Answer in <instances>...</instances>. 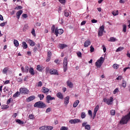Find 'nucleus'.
<instances>
[{
  "instance_id": "nucleus-1",
  "label": "nucleus",
  "mask_w": 130,
  "mask_h": 130,
  "mask_svg": "<svg viewBox=\"0 0 130 130\" xmlns=\"http://www.w3.org/2000/svg\"><path fill=\"white\" fill-rule=\"evenodd\" d=\"M46 106L45 103L41 101L37 102L34 104V107H37L38 108H45Z\"/></svg>"
},
{
  "instance_id": "nucleus-2",
  "label": "nucleus",
  "mask_w": 130,
  "mask_h": 130,
  "mask_svg": "<svg viewBox=\"0 0 130 130\" xmlns=\"http://www.w3.org/2000/svg\"><path fill=\"white\" fill-rule=\"evenodd\" d=\"M104 60H105V59L103 58V57H101L96 62H95V66L96 68H101V66L103 64V62H104Z\"/></svg>"
},
{
  "instance_id": "nucleus-3",
  "label": "nucleus",
  "mask_w": 130,
  "mask_h": 130,
  "mask_svg": "<svg viewBox=\"0 0 130 130\" xmlns=\"http://www.w3.org/2000/svg\"><path fill=\"white\" fill-rule=\"evenodd\" d=\"M63 68L64 72L66 73L68 71V58L67 57L63 59Z\"/></svg>"
},
{
  "instance_id": "nucleus-4",
  "label": "nucleus",
  "mask_w": 130,
  "mask_h": 130,
  "mask_svg": "<svg viewBox=\"0 0 130 130\" xmlns=\"http://www.w3.org/2000/svg\"><path fill=\"white\" fill-rule=\"evenodd\" d=\"M104 102L108 104V105H111L112 104V102H113V98L112 96H110V99L104 98L103 99Z\"/></svg>"
},
{
  "instance_id": "nucleus-5",
  "label": "nucleus",
  "mask_w": 130,
  "mask_h": 130,
  "mask_svg": "<svg viewBox=\"0 0 130 130\" xmlns=\"http://www.w3.org/2000/svg\"><path fill=\"white\" fill-rule=\"evenodd\" d=\"M63 33V29H62V28L58 29V28L56 27L54 34L55 35H56V37L58 36V34H59V35H61V34H62Z\"/></svg>"
},
{
  "instance_id": "nucleus-6",
  "label": "nucleus",
  "mask_w": 130,
  "mask_h": 130,
  "mask_svg": "<svg viewBox=\"0 0 130 130\" xmlns=\"http://www.w3.org/2000/svg\"><path fill=\"white\" fill-rule=\"evenodd\" d=\"M19 92L21 94H24L25 95H28L29 94V90L26 88H20Z\"/></svg>"
},
{
  "instance_id": "nucleus-7",
  "label": "nucleus",
  "mask_w": 130,
  "mask_h": 130,
  "mask_svg": "<svg viewBox=\"0 0 130 130\" xmlns=\"http://www.w3.org/2000/svg\"><path fill=\"white\" fill-rule=\"evenodd\" d=\"M103 32H104V25H102L100 27L98 30V36L101 37L103 35Z\"/></svg>"
},
{
  "instance_id": "nucleus-8",
  "label": "nucleus",
  "mask_w": 130,
  "mask_h": 130,
  "mask_svg": "<svg viewBox=\"0 0 130 130\" xmlns=\"http://www.w3.org/2000/svg\"><path fill=\"white\" fill-rule=\"evenodd\" d=\"M51 100H55V98L52 97L51 95H48L46 97V102L47 103H50Z\"/></svg>"
},
{
  "instance_id": "nucleus-9",
  "label": "nucleus",
  "mask_w": 130,
  "mask_h": 130,
  "mask_svg": "<svg viewBox=\"0 0 130 130\" xmlns=\"http://www.w3.org/2000/svg\"><path fill=\"white\" fill-rule=\"evenodd\" d=\"M87 122H84L82 124V126L85 127V129L90 130L91 129V126L89 124H87Z\"/></svg>"
},
{
  "instance_id": "nucleus-10",
  "label": "nucleus",
  "mask_w": 130,
  "mask_h": 130,
  "mask_svg": "<svg viewBox=\"0 0 130 130\" xmlns=\"http://www.w3.org/2000/svg\"><path fill=\"white\" fill-rule=\"evenodd\" d=\"M69 122L71 124H76V123H79V122H81V120L79 119H71L69 121Z\"/></svg>"
},
{
  "instance_id": "nucleus-11",
  "label": "nucleus",
  "mask_w": 130,
  "mask_h": 130,
  "mask_svg": "<svg viewBox=\"0 0 130 130\" xmlns=\"http://www.w3.org/2000/svg\"><path fill=\"white\" fill-rule=\"evenodd\" d=\"M50 74L51 75H56V76H58L59 75L57 72V70L55 69H51L50 70Z\"/></svg>"
},
{
  "instance_id": "nucleus-12",
  "label": "nucleus",
  "mask_w": 130,
  "mask_h": 130,
  "mask_svg": "<svg viewBox=\"0 0 130 130\" xmlns=\"http://www.w3.org/2000/svg\"><path fill=\"white\" fill-rule=\"evenodd\" d=\"M42 92L44 94H47L49 92V89L44 87L42 88Z\"/></svg>"
},
{
  "instance_id": "nucleus-13",
  "label": "nucleus",
  "mask_w": 130,
  "mask_h": 130,
  "mask_svg": "<svg viewBox=\"0 0 130 130\" xmlns=\"http://www.w3.org/2000/svg\"><path fill=\"white\" fill-rule=\"evenodd\" d=\"M35 99V96L32 95L26 98V102H30V101H33Z\"/></svg>"
},
{
  "instance_id": "nucleus-14",
  "label": "nucleus",
  "mask_w": 130,
  "mask_h": 130,
  "mask_svg": "<svg viewBox=\"0 0 130 130\" xmlns=\"http://www.w3.org/2000/svg\"><path fill=\"white\" fill-rule=\"evenodd\" d=\"M22 14H23V10H19L16 13V17L18 20L20 19V17H21V15H22Z\"/></svg>"
},
{
  "instance_id": "nucleus-15",
  "label": "nucleus",
  "mask_w": 130,
  "mask_h": 130,
  "mask_svg": "<svg viewBox=\"0 0 130 130\" xmlns=\"http://www.w3.org/2000/svg\"><path fill=\"white\" fill-rule=\"evenodd\" d=\"M91 44V41L90 40H86L84 44V47H88L89 45Z\"/></svg>"
},
{
  "instance_id": "nucleus-16",
  "label": "nucleus",
  "mask_w": 130,
  "mask_h": 130,
  "mask_svg": "<svg viewBox=\"0 0 130 130\" xmlns=\"http://www.w3.org/2000/svg\"><path fill=\"white\" fill-rule=\"evenodd\" d=\"M40 48V44H38L36 45V46L33 49V51L35 53H36L38 50V48Z\"/></svg>"
},
{
  "instance_id": "nucleus-17",
  "label": "nucleus",
  "mask_w": 130,
  "mask_h": 130,
  "mask_svg": "<svg viewBox=\"0 0 130 130\" xmlns=\"http://www.w3.org/2000/svg\"><path fill=\"white\" fill-rule=\"evenodd\" d=\"M58 46L60 49H63V48L68 47V45L66 44H59Z\"/></svg>"
},
{
  "instance_id": "nucleus-18",
  "label": "nucleus",
  "mask_w": 130,
  "mask_h": 130,
  "mask_svg": "<svg viewBox=\"0 0 130 130\" xmlns=\"http://www.w3.org/2000/svg\"><path fill=\"white\" fill-rule=\"evenodd\" d=\"M28 42L29 45H30V46H31V47L35 46V45H36V43H35L34 42V41H33L31 40H28Z\"/></svg>"
},
{
  "instance_id": "nucleus-19",
  "label": "nucleus",
  "mask_w": 130,
  "mask_h": 130,
  "mask_svg": "<svg viewBox=\"0 0 130 130\" xmlns=\"http://www.w3.org/2000/svg\"><path fill=\"white\" fill-rule=\"evenodd\" d=\"M64 104H66V105H68V104L69 103V101H70V96H68L67 97H66L64 99Z\"/></svg>"
},
{
  "instance_id": "nucleus-20",
  "label": "nucleus",
  "mask_w": 130,
  "mask_h": 130,
  "mask_svg": "<svg viewBox=\"0 0 130 130\" xmlns=\"http://www.w3.org/2000/svg\"><path fill=\"white\" fill-rule=\"evenodd\" d=\"M56 96L59 99H63V95H62V93H61V92H58L56 94Z\"/></svg>"
},
{
  "instance_id": "nucleus-21",
  "label": "nucleus",
  "mask_w": 130,
  "mask_h": 130,
  "mask_svg": "<svg viewBox=\"0 0 130 130\" xmlns=\"http://www.w3.org/2000/svg\"><path fill=\"white\" fill-rule=\"evenodd\" d=\"M22 44V47H23V49H27V48H28V45H27L26 42H23Z\"/></svg>"
},
{
  "instance_id": "nucleus-22",
  "label": "nucleus",
  "mask_w": 130,
  "mask_h": 130,
  "mask_svg": "<svg viewBox=\"0 0 130 130\" xmlns=\"http://www.w3.org/2000/svg\"><path fill=\"white\" fill-rule=\"evenodd\" d=\"M67 85L70 88H73V87L74 86V84L70 80L67 81Z\"/></svg>"
},
{
  "instance_id": "nucleus-23",
  "label": "nucleus",
  "mask_w": 130,
  "mask_h": 130,
  "mask_svg": "<svg viewBox=\"0 0 130 130\" xmlns=\"http://www.w3.org/2000/svg\"><path fill=\"white\" fill-rule=\"evenodd\" d=\"M29 73L32 76H34V75H35V72L34 71V69H33V68L31 67L30 68H29Z\"/></svg>"
},
{
  "instance_id": "nucleus-24",
  "label": "nucleus",
  "mask_w": 130,
  "mask_h": 130,
  "mask_svg": "<svg viewBox=\"0 0 130 130\" xmlns=\"http://www.w3.org/2000/svg\"><path fill=\"white\" fill-rule=\"evenodd\" d=\"M79 103H80V101L76 100L74 103H73V107L74 108H76L78 105H79Z\"/></svg>"
},
{
  "instance_id": "nucleus-25",
  "label": "nucleus",
  "mask_w": 130,
  "mask_h": 130,
  "mask_svg": "<svg viewBox=\"0 0 130 130\" xmlns=\"http://www.w3.org/2000/svg\"><path fill=\"white\" fill-rule=\"evenodd\" d=\"M8 71H9V68L6 67L3 69L2 73L3 74H7Z\"/></svg>"
},
{
  "instance_id": "nucleus-26",
  "label": "nucleus",
  "mask_w": 130,
  "mask_h": 130,
  "mask_svg": "<svg viewBox=\"0 0 130 130\" xmlns=\"http://www.w3.org/2000/svg\"><path fill=\"white\" fill-rule=\"evenodd\" d=\"M14 44L15 46V47H19V41L17 40H14Z\"/></svg>"
},
{
  "instance_id": "nucleus-27",
  "label": "nucleus",
  "mask_w": 130,
  "mask_h": 130,
  "mask_svg": "<svg viewBox=\"0 0 130 130\" xmlns=\"http://www.w3.org/2000/svg\"><path fill=\"white\" fill-rule=\"evenodd\" d=\"M55 29H56V28H55V25L53 24L51 28L52 33L55 32Z\"/></svg>"
},
{
  "instance_id": "nucleus-28",
  "label": "nucleus",
  "mask_w": 130,
  "mask_h": 130,
  "mask_svg": "<svg viewBox=\"0 0 130 130\" xmlns=\"http://www.w3.org/2000/svg\"><path fill=\"white\" fill-rule=\"evenodd\" d=\"M37 71H39V72H42L43 69H42V67L40 65H38L37 66Z\"/></svg>"
},
{
  "instance_id": "nucleus-29",
  "label": "nucleus",
  "mask_w": 130,
  "mask_h": 130,
  "mask_svg": "<svg viewBox=\"0 0 130 130\" xmlns=\"http://www.w3.org/2000/svg\"><path fill=\"white\" fill-rule=\"evenodd\" d=\"M109 41L110 42H115V41H116V38L114 37H111L109 40Z\"/></svg>"
},
{
  "instance_id": "nucleus-30",
  "label": "nucleus",
  "mask_w": 130,
  "mask_h": 130,
  "mask_svg": "<svg viewBox=\"0 0 130 130\" xmlns=\"http://www.w3.org/2000/svg\"><path fill=\"white\" fill-rule=\"evenodd\" d=\"M38 97L40 98V100H43L44 98V94H38Z\"/></svg>"
},
{
  "instance_id": "nucleus-31",
  "label": "nucleus",
  "mask_w": 130,
  "mask_h": 130,
  "mask_svg": "<svg viewBox=\"0 0 130 130\" xmlns=\"http://www.w3.org/2000/svg\"><path fill=\"white\" fill-rule=\"evenodd\" d=\"M16 122L19 123V124H24V121H21L20 119H16Z\"/></svg>"
},
{
  "instance_id": "nucleus-32",
  "label": "nucleus",
  "mask_w": 130,
  "mask_h": 130,
  "mask_svg": "<svg viewBox=\"0 0 130 130\" xmlns=\"http://www.w3.org/2000/svg\"><path fill=\"white\" fill-rule=\"evenodd\" d=\"M24 71L26 73V74H28L29 72V67L28 66H26L24 68Z\"/></svg>"
},
{
  "instance_id": "nucleus-33",
  "label": "nucleus",
  "mask_w": 130,
  "mask_h": 130,
  "mask_svg": "<svg viewBox=\"0 0 130 130\" xmlns=\"http://www.w3.org/2000/svg\"><path fill=\"white\" fill-rule=\"evenodd\" d=\"M64 15L65 17H69L70 16V13H69V11L65 10L64 11Z\"/></svg>"
},
{
  "instance_id": "nucleus-34",
  "label": "nucleus",
  "mask_w": 130,
  "mask_h": 130,
  "mask_svg": "<svg viewBox=\"0 0 130 130\" xmlns=\"http://www.w3.org/2000/svg\"><path fill=\"white\" fill-rule=\"evenodd\" d=\"M122 50H123V47H120L116 50V52H119V51H121Z\"/></svg>"
},
{
  "instance_id": "nucleus-35",
  "label": "nucleus",
  "mask_w": 130,
  "mask_h": 130,
  "mask_svg": "<svg viewBox=\"0 0 130 130\" xmlns=\"http://www.w3.org/2000/svg\"><path fill=\"white\" fill-rule=\"evenodd\" d=\"M122 87H123V88H125V87H126V81L124 80L122 81Z\"/></svg>"
},
{
  "instance_id": "nucleus-36",
  "label": "nucleus",
  "mask_w": 130,
  "mask_h": 130,
  "mask_svg": "<svg viewBox=\"0 0 130 130\" xmlns=\"http://www.w3.org/2000/svg\"><path fill=\"white\" fill-rule=\"evenodd\" d=\"M112 14L113 16H117V15H118V14H119L118 10L112 12Z\"/></svg>"
},
{
  "instance_id": "nucleus-37",
  "label": "nucleus",
  "mask_w": 130,
  "mask_h": 130,
  "mask_svg": "<svg viewBox=\"0 0 130 130\" xmlns=\"http://www.w3.org/2000/svg\"><path fill=\"white\" fill-rule=\"evenodd\" d=\"M113 68L115 69V70H117V69L119 68V66L117 64H113Z\"/></svg>"
},
{
  "instance_id": "nucleus-38",
  "label": "nucleus",
  "mask_w": 130,
  "mask_h": 130,
  "mask_svg": "<svg viewBox=\"0 0 130 130\" xmlns=\"http://www.w3.org/2000/svg\"><path fill=\"white\" fill-rule=\"evenodd\" d=\"M122 32H124V33H125L126 32V25L125 24L123 25Z\"/></svg>"
},
{
  "instance_id": "nucleus-39",
  "label": "nucleus",
  "mask_w": 130,
  "mask_h": 130,
  "mask_svg": "<svg viewBox=\"0 0 130 130\" xmlns=\"http://www.w3.org/2000/svg\"><path fill=\"white\" fill-rule=\"evenodd\" d=\"M81 118H82V119H84V118H85V117H86V113H85V112H82L81 113Z\"/></svg>"
},
{
  "instance_id": "nucleus-40",
  "label": "nucleus",
  "mask_w": 130,
  "mask_h": 130,
  "mask_svg": "<svg viewBox=\"0 0 130 130\" xmlns=\"http://www.w3.org/2000/svg\"><path fill=\"white\" fill-rule=\"evenodd\" d=\"M52 129H53V126H46V130H52Z\"/></svg>"
},
{
  "instance_id": "nucleus-41",
  "label": "nucleus",
  "mask_w": 130,
  "mask_h": 130,
  "mask_svg": "<svg viewBox=\"0 0 130 130\" xmlns=\"http://www.w3.org/2000/svg\"><path fill=\"white\" fill-rule=\"evenodd\" d=\"M12 101H13L12 98H10L9 99H8L7 102V105H9V104H10L11 102H12Z\"/></svg>"
},
{
  "instance_id": "nucleus-42",
  "label": "nucleus",
  "mask_w": 130,
  "mask_h": 130,
  "mask_svg": "<svg viewBox=\"0 0 130 130\" xmlns=\"http://www.w3.org/2000/svg\"><path fill=\"white\" fill-rule=\"evenodd\" d=\"M40 130H46V126H42L39 127Z\"/></svg>"
},
{
  "instance_id": "nucleus-43",
  "label": "nucleus",
  "mask_w": 130,
  "mask_h": 130,
  "mask_svg": "<svg viewBox=\"0 0 130 130\" xmlns=\"http://www.w3.org/2000/svg\"><path fill=\"white\" fill-rule=\"evenodd\" d=\"M99 110V105H97L95 108H94V112H97Z\"/></svg>"
},
{
  "instance_id": "nucleus-44",
  "label": "nucleus",
  "mask_w": 130,
  "mask_h": 130,
  "mask_svg": "<svg viewBox=\"0 0 130 130\" xmlns=\"http://www.w3.org/2000/svg\"><path fill=\"white\" fill-rule=\"evenodd\" d=\"M60 130H69V128L66 126L61 127Z\"/></svg>"
},
{
  "instance_id": "nucleus-45",
  "label": "nucleus",
  "mask_w": 130,
  "mask_h": 130,
  "mask_svg": "<svg viewBox=\"0 0 130 130\" xmlns=\"http://www.w3.org/2000/svg\"><path fill=\"white\" fill-rule=\"evenodd\" d=\"M110 113L111 115H115V110H111L110 111Z\"/></svg>"
},
{
  "instance_id": "nucleus-46",
  "label": "nucleus",
  "mask_w": 130,
  "mask_h": 130,
  "mask_svg": "<svg viewBox=\"0 0 130 130\" xmlns=\"http://www.w3.org/2000/svg\"><path fill=\"white\" fill-rule=\"evenodd\" d=\"M9 108V106L8 105H3L2 106V109H8Z\"/></svg>"
},
{
  "instance_id": "nucleus-47",
  "label": "nucleus",
  "mask_w": 130,
  "mask_h": 130,
  "mask_svg": "<svg viewBox=\"0 0 130 130\" xmlns=\"http://www.w3.org/2000/svg\"><path fill=\"white\" fill-rule=\"evenodd\" d=\"M28 117L29 118V119H34V115L33 114H30L29 116H28Z\"/></svg>"
},
{
  "instance_id": "nucleus-48",
  "label": "nucleus",
  "mask_w": 130,
  "mask_h": 130,
  "mask_svg": "<svg viewBox=\"0 0 130 130\" xmlns=\"http://www.w3.org/2000/svg\"><path fill=\"white\" fill-rule=\"evenodd\" d=\"M29 26H28V25H24V27H23V31H25V29H29Z\"/></svg>"
},
{
  "instance_id": "nucleus-49",
  "label": "nucleus",
  "mask_w": 130,
  "mask_h": 130,
  "mask_svg": "<svg viewBox=\"0 0 130 130\" xmlns=\"http://www.w3.org/2000/svg\"><path fill=\"white\" fill-rule=\"evenodd\" d=\"M22 9H23V7H22V6H18V7L15 8V10H22Z\"/></svg>"
},
{
  "instance_id": "nucleus-50",
  "label": "nucleus",
  "mask_w": 130,
  "mask_h": 130,
  "mask_svg": "<svg viewBox=\"0 0 130 130\" xmlns=\"http://www.w3.org/2000/svg\"><path fill=\"white\" fill-rule=\"evenodd\" d=\"M77 56H78V57H82V53L81 52H78L77 53Z\"/></svg>"
},
{
  "instance_id": "nucleus-51",
  "label": "nucleus",
  "mask_w": 130,
  "mask_h": 130,
  "mask_svg": "<svg viewBox=\"0 0 130 130\" xmlns=\"http://www.w3.org/2000/svg\"><path fill=\"white\" fill-rule=\"evenodd\" d=\"M114 94H116V93H118V88H116L113 92Z\"/></svg>"
},
{
  "instance_id": "nucleus-52",
  "label": "nucleus",
  "mask_w": 130,
  "mask_h": 130,
  "mask_svg": "<svg viewBox=\"0 0 130 130\" xmlns=\"http://www.w3.org/2000/svg\"><path fill=\"white\" fill-rule=\"evenodd\" d=\"M31 34L34 36H36V34H35V29H34V28H32V30H31Z\"/></svg>"
},
{
  "instance_id": "nucleus-53",
  "label": "nucleus",
  "mask_w": 130,
  "mask_h": 130,
  "mask_svg": "<svg viewBox=\"0 0 130 130\" xmlns=\"http://www.w3.org/2000/svg\"><path fill=\"white\" fill-rule=\"evenodd\" d=\"M20 94V92H19V91H17L16 93H15L14 95H13V97H18V95Z\"/></svg>"
},
{
  "instance_id": "nucleus-54",
  "label": "nucleus",
  "mask_w": 130,
  "mask_h": 130,
  "mask_svg": "<svg viewBox=\"0 0 130 130\" xmlns=\"http://www.w3.org/2000/svg\"><path fill=\"white\" fill-rule=\"evenodd\" d=\"M122 79V76H119L116 79V80H117V81H119V80L120 81L121 80V79Z\"/></svg>"
},
{
  "instance_id": "nucleus-55",
  "label": "nucleus",
  "mask_w": 130,
  "mask_h": 130,
  "mask_svg": "<svg viewBox=\"0 0 130 130\" xmlns=\"http://www.w3.org/2000/svg\"><path fill=\"white\" fill-rule=\"evenodd\" d=\"M42 82L39 81L38 83V87H42Z\"/></svg>"
},
{
  "instance_id": "nucleus-56",
  "label": "nucleus",
  "mask_w": 130,
  "mask_h": 130,
  "mask_svg": "<svg viewBox=\"0 0 130 130\" xmlns=\"http://www.w3.org/2000/svg\"><path fill=\"white\" fill-rule=\"evenodd\" d=\"M50 111H51V108H47L46 110V113H48V112H50Z\"/></svg>"
},
{
  "instance_id": "nucleus-57",
  "label": "nucleus",
  "mask_w": 130,
  "mask_h": 130,
  "mask_svg": "<svg viewBox=\"0 0 130 130\" xmlns=\"http://www.w3.org/2000/svg\"><path fill=\"white\" fill-rule=\"evenodd\" d=\"M6 24H7V22H3L0 24V26L1 27H5V26L6 25Z\"/></svg>"
},
{
  "instance_id": "nucleus-58",
  "label": "nucleus",
  "mask_w": 130,
  "mask_h": 130,
  "mask_svg": "<svg viewBox=\"0 0 130 130\" xmlns=\"http://www.w3.org/2000/svg\"><path fill=\"white\" fill-rule=\"evenodd\" d=\"M51 55H52L51 52L49 51L47 52V56H48L49 57H51Z\"/></svg>"
},
{
  "instance_id": "nucleus-59",
  "label": "nucleus",
  "mask_w": 130,
  "mask_h": 130,
  "mask_svg": "<svg viewBox=\"0 0 130 130\" xmlns=\"http://www.w3.org/2000/svg\"><path fill=\"white\" fill-rule=\"evenodd\" d=\"M88 114H89V115H90V116H91V117H92V116H93V114L92 113V111L89 110Z\"/></svg>"
},
{
  "instance_id": "nucleus-60",
  "label": "nucleus",
  "mask_w": 130,
  "mask_h": 130,
  "mask_svg": "<svg viewBox=\"0 0 130 130\" xmlns=\"http://www.w3.org/2000/svg\"><path fill=\"white\" fill-rule=\"evenodd\" d=\"M27 17H28V15H27V14H22V18H24L25 19H26V18H27Z\"/></svg>"
},
{
  "instance_id": "nucleus-61",
  "label": "nucleus",
  "mask_w": 130,
  "mask_h": 130,
  "mask_svg": "<svg viewBox=\"0 0 130 130\" xmlns=\"http://www.w3.org/2000/svg\"><path fill=\"white\" fill-rule=\"evenodd\" d=\"M94 47H92V46H90V52H94Z\"/></svg>"
},
{
  "instance_id": "nucleus-62",
  "label": "nucleus",
  "mask_w": 130,
  "mask_h": 130,
  "mask_svg": "<svg viewBox=\"0 0 130 130\" xmlns=\"http://www.w3.org/2000/svg\"><path fill=\"white\" fill-rule=\"evenodd\" d=\"M59 3L60 4H65L66 3V0H58Z\"/></svg>"
},
{
  "instance_id": "nucleus-63",
  "label": "nucleus",
  "mask_w": 130,
  "mask_h": 130,
  "mask_svg": "<svg viewBox=\"0 0 130 130\" xmlns=\"http://www.w3.org/2000/svg\"><path fill=\"white\" fill-rule=\"evenodd\" d=\"M22 81H23V79H22V78H17V82H18L19 83H21Z\"/></svg>"
},
{
  "instance_id": "nucleus-64",
  "label": "nucleus",
  "mask_w": 130,
  "mask_h": 130,
  "mask_svg": "<svg viewBox=\"0 0 130 130\" xmlns=\"http://www.w3.org/2000/svg\"><path fill=\"white\" fill-rule=\"evenodd\" d=\"M102 47H103V49L104 50V52H106V47H105V46L103 45Z\"/></svg>"
}]
</instances>
